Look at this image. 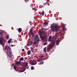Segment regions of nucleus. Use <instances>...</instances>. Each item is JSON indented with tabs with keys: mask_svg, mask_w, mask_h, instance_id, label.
Wrapping results in <instances>:
<instances>
[{
	"mask_svg": "<svg viewBox=\"0 0 77 77\" xmlns=\"http://www.w3.org/2000/svg\"><path fill=\"white\" fill-rule=\"evenodd\" d=\"M14 65V64H12V65H13V66Z\"/></svg>",
	"mask_w": 77,
	"mask_h": 77,
	"instance_id": "a18cd8bd",
	"label": "nucleus"
},
{
	"mask_svg": "<svg viewBox=\"0 0 77 77\" xmlns=\"http://www.w3.org/2000/svg\"><path fill=\"white\" fill-rule=\"evenodd\" d=\"M33 32V29H32V28H31L29 30V33H33L32 32Z\"/></svg>",
	"mask_w": 77,
	"mask_h": 77,
	"instance_id": "6ab92c4d",
	"label": "nucleus"
},
{
	"mask_svg": "<svg viewBox=\"0 0 77 77\" xmlns=\"http://www.w3.org/2000/svg\"><path fill=\"white\" fill-rule=\"evenodd\" d=\"M27 53L28 55H30V54H31V51L30 50H29L27 52Z\"/></svg>",
	"mask_w": 77,
	"mask_h": 77,
	"instance_id": "4468645a",
	"label": "nucleus"
},
{
	"mask_svg": "<svg viewBox=\"0 0 77 77\" xmlns=\"http://www.w3.org/2000/svg\"><path fill=\"white\" fill-rule=\"evenodd\" d=\"M22 51H24V49H22Z\"/></svg>",
	"mask_w": 77,
	"mask_h": 77,
	"instance_id": "58836bf2",
	"label": "nucleus"
},
{
	"mask_svg": "<svg viewBox=\"0 0 77 77\" xmlns=\"http://www.w3.org/2000/svg\"><path fill=\"white\" fill-rule=\"evenodd\" d=\"M39 42H38L37 41H35L33 43V44L35 45L36 44H38Z\"/></svg>",
	"mask_w": 77,
	"mask_h": 77,
	"instance_id": "f3484780",
	"label": "nucleus"
},
{
	"mask_svg": "<svg viewBox=\"0 0 77 77\" xmlns=\"http://www.w3.org/2000/svg\"><path fill=\"white\" fill-rule=\"evenodd\" d=\"M8 49H7L6 48L7 50V58L8 59H9L10 57V48H9V47H8Z\"/></svg>",
	"mask_w": 77,
	"mask_h": 77,
	"instance_id": "20e7f679",
	"label": "nucleus"
},
{
	"mask_svg": "<svg viewBox=\"0 0 77 77\" xmlns=\"http://www.w3.org/2000/svg\"><path fill=\"white\" fill-rule=\"evenodd\" d=\"M41 61V58H39L38 60H37V62H39Z\"/></svg>",
	"mask_w": 77,
	"mask_h": 77,
	"instance_id": "c85d7f7f",
	"label": "nucleus"
},
{
	"mask_svg": "<svg viewBox=\"0 0 77 77\" xmlns=\"http://www.w3.org/2000/svg\"><path fill=\"white\" fill-rule=\"evenodd\" d=\"M15 63L16 65H20L21 64V61H19L18 62V61H17L15 62Z\"/></svg>",
	"mask_w": 77,
	"mask_h": 77,
	"instance_id": "0eeeda50",
	"label": "nucleus"
},
{
	"mask_svg": "<svg viewBox=\"0 0 77 77\" xmlns=\"http://www.w3.org/2000/svg\"><path fill=\"white\" fill-rule=\"evenodd\" d=\"M24 60V58L23 57H21L19 59V60H20V61H22Z\"/></svg>",
	"mask_w": 77,
	"mask_h": 77,
	"instance_id": "412c9836",
	"label": "nucleus"
},
{
	"mask_svg": "<svg viewBox=\"0 0 77 77\" xmlns=\"http://www.w3.org/2000/svg\"><path fill=\"white\" fill-rule=\"evenodd\" d=\"M41 15L43 16L44 15V11H42V12H41Z\"/></svg>",
	"mask_w": 77,
	"mask_h": 77,
	"instance_id": "dca6fc26",
	"label": "nucleus"
},
{
	"mask_svg": "<svg viewBox=\"0 0 77 77\" xmlns=\"http://www.w3.org/2000/svg\"><path fill=\"white\" fill-rule=\"evenodd\" d=\"M14 69L16 71H18V69H17V67L16 66H14Z\"/></svg>",
	"mask_w": 77,
	"mask_h": 77,
	"instance_id": "9b49d317",
	"label": "nucleus"
},
{
	"mask_svg": "<svg viewBox=\"0 0 77 77\" xmlns=\"http://www.w3.org/2000/svg\"><path fill=\"white\" fill-rule=\"evenodd\" d=\"M25 67H23V68H22L21 69V70L20 71V72H23L25 71V68H26L27 69H29V66H25Z\"/></svg>",
	"mask_w": 77,
	"mask_h": 77,
	"instance_id": "423d86ee",
	"label": "nucleus"
},
{
	"mask_svg": "<svg viewBox=\"0 0 77 77\" xmlns=\"http://www.w3.org/2000/svg\"><path fill=\"white\" fill-rule=\"evenodd\" d=\"M30 45V43L29 42H28V43L27 44V46H29Z\"/></svg>",
	"mask_w": 77,
	"mask_h": 77,
	"instance_id": "72a5a7b5",
	"label": "nucleus"
},
{
	"mask_svg": "<svg viewBox=\"0 0 77 77\" xmlns=\"http://www.w3.org/2000/svg\"><path fill=\"white\" fill-rule=\"evenodd\" d=\"M46 47H45L44 49V51L45 53H47V49L46 48Z\"/></svg>",
	"mask_w": 77,
	"mask_h": 77,
	"instance_id": "a211bd4d",
	"label": "nucleus"
},
{
	"mask_svg": "<svg viewBox=\"0 0 77 77\" xmlns=\"http://www.w3.org/2000/svg\"><path fill=\"white\" fill-rule=\"evenodd\" d=\"M49 47L51 48L53 47V45H51V46H49Z\"/></svg>",
	"mask_w": 77,
	"mask_h": 77,
	"instance_id": "2f4dec72",
	"label": "nucleus"
},
{
	"mask_svg": "<svg viewBox=\"0 0 77 77\" xmlns=\"http://www.w3.org/2000/svg\"><path fill=\"white\" fill-rule=\"evenodd\" d=\"M30 48V49H31V51L33 52V48H32V47H31Z\"/></svg>",
	"mask_w": 77,
	"mask_h": 77,
	"instance_id": "7c9ffc66",
	"label": "nucleus"
},
{
	"mask_svg": "<svg viewBox=\"0 0 77 77\" xmlns=\"http://www.w3.org/2000/svg\"><path fill=\"white\" fill-rule=\"evenodd\" d=\"M56 43L57 45H59V42H60V41H58L57 40H56Z\"/></svg>",
	"mask_w": 77,
	"mask_h": 77,
	"instance_id": "1a4fd4ad",
	"label": "nucleus"
},
{
	"mask_svg": "<svg viewBox=\"0 0 77 77\" xmlns=\"http://www.w3.org/2000/svg\"><path fill=\"white\" fill-rule=\"evenodd\" d=\"M6 37H7V39H9V36H8V35H7Z\"/></svg>",
	"mask_w": 77,
	"mask_h": 77,
	"instance_id": "c9c22d12",
	"label": "nucleus"
},
{
	"mask_svg": "<svg viewBox=\"0 0 77 77\" xmlns=\"http://www.w3.org/2000/svg\"><path fill=\"white\" fill-rule=\"evenodd\" d=\"M60 26L57 24H53L51 26V30L52 32L59 31V29Z\"/></svg>",
	"mask_w": 77,
	"mask_h": 77,
	"instance_id": "f03ea898",
	"label": "nucleus"
},
{
	"mask_svg": "<svg viewBox=\"0 0 77 77\" xmlns=\"http://www.w3.org/2000/svg\"><path fill=\"white\" fill-rule=\"evenodd\" d=\"M44 25H47L48 24V23L47 22H45L44 23H43Z\"/></svg>",
	"mask_w": 77,
	"mask_h": 77,
	"instance_id": "5701e85b",
	"label": "nucleus"
},
{
	"mask_svg": "<svg viewBox=\"0 0 77 77\" xmlns=\"http://www.w3.org/2000/svg\"><path fill=\"white\" fill-rule=\"evenodd\" d=\"M43 56H41V58H42V57H43Z\"/></svg>",
	"mask_w": 77,
	"mask_h": 77,
	"instance_id": "c03bdc74",
	"label": "nucleus"
},
{
	"mask_svg": "<svg viewBox=\"0 0 77 77\" xmlns=\"http://www.w3.org/2000/svg\"><path fill=\"white\" fill-rule=\"evenodd\" d=\"M11 47H14V46H15V45H11Z\"/></svg>",
	"mask_w": 77,
	"mask_h": 77,
	"instance_id": "e433bc0d",
	"label": "nucleus"
},
{
	"mask_svg": "<svg viewBox=\"0 0 77 77\" xmlns=\"http://www.w3.org/2000/svg\"><path fill=\"white\" fill-rule=\"evenodd\" d=\"M40 64H43V63H44V62L42 61H41L40 62Z\"/></svg>",
	"mask_w": 77,
	"mask_h": 77,
	"instance_id": "473e14b6",
	"label": "nucleus"
},
{
	"mask_svg": "<svg viewBox=\"0 0 77 77\" xmlns=\"http://www.w3.org/2000/svg\"><path fill=\"white\" fill-rule=\"evenodd\" d=\"M48 44V43H47L45 42V43H44V45H47Z\"/></svg>",
	"mask_w": 77,
	"mask_h": 77,
	"instance_id": "f704fd0d",
	"label": "nucleus"
},
{
	"mask_svg": "<svg viewBox=\"0 0 77 77\" xmlns=\"http://www.w3.org/2000/svg\"><path fill=\"white\" fill-rule=\"evenodd\" d=\"M8 43H9V44H10V39H9V40L8 41Z\"/></svg>",
	"mask_w": 77,
	"mask_h": 77,
	"instance_id": "4c0bfd02",
	"label": "nucleus"
},
{
	"mask_svg": "<svg viewBox=\"0 0 77 77\" xmlns=\"http://www.w3.org/2000/svg\"><path fill=\"white\" fill-rule=\"evenodd\" d=\"M31 34L32 36L33 37L35 35V34H34V33H33V32H32V33H31Z\"/></svg>",
	"mask_w": 77,
	"mask_h": 77,
	"instance_id": "393cba45",
	"label": "nucleus"
},
{
	"mask_svg": "<svg viewBox=\"0 0 77 77\" xmlns=\"http://www.w3.org/2000/svg\"><path fill=\"white\" fill-rule=\"evenodd\" d=\"M34 41H36L39 42V37L38 36V35H36L34 37Z\"/></svg>",
	"mask_w": 77,
	"mask_h": 77,
	"instance_id": "39448f33",
	"label": "nucleus"
},
{
	"mask_svg": "<svg viewBox=\"0 0 77 77\" xmlns=\"http://www.w3.org/2000/svg\"><path fill=\"white\" fill-rule=\"evenodd\" d=\"M36 63H37V62L35 61L34 62L32 63L31 64V65H36Z\"/></svg>",
	"mask_w": 77,
	"mask_h": 77,
	"instance_id": "6e6552de",
	"label": "nucleus"
},
{
	"mask_svg": "<svg viewBox=\"0 0 77 77\" xmlns=\"http://www.w3.org/2000/svg\"><path fill=\"white\" fill-rule=\"evenodd\" d=\"M32 23V22H31V21H29V24H30V23Z\"/></svg>",
	"mask_w": 77,
	"mask_h": 77,
	"instance_id": "37998d69",
	"label": "nucleus"
},
{
	"mask_svg": "<svg viewBox=\"0 0 77 77\" xmlns=\"http://www.w3.org/2000/svg\"><path fill=\"white\" fill-rule=\"evenodd\" d=\"M18 32H22V29L21 28H19L18 29Z\"/></svg>",
	"mask_w": 77,
	"mask_h": 77,
	"instance_id": "2eb2a0df",
	"label": "nucleus"
},
{
	"mask_svg": "<svg viewBox=\"0 0 77 77\" xmlns=\"http://www.w3.org/2000/svg\"><path fill=\"white\" fill-rule=\"evenodd\" d=\"M0 36H2L0 37V44L2 45V46L4 47L5 45V43H4L3 41H4L5 40H4V38L3 37H2L3 36V34L2 32H0Z\"/></svg>",
	"mask_w": 77,
	"mask_h": 77,
	"instance_id": "7ed1b4c3",
	"label": "nucleus"
},
{
	"mask_svg": "<svg viewBox=\"0 0 77 77\" xmlns=\"http://www.w3.org/2000/svg\"><path fill=\"white\" fill-rule=\"evenodd\" d=\"M24 65L25 66H27L28 65V63H27V62H24Z\"/></svg>",
	"mask_w": 77,
	"mask_h": 77,
	"instance_id": "9d476101",
	"label": "nucleus"
},
{
	"mask_svg": "<svg viewBox=\"0 0 77 77\" xmlns=\"http://www.w3.org/2000/svg\"><path fill=\"white\" fill-rule=\"evenodd\" d=\"M11 56H12V55L11 54V52L10 53V57H11Z\"/></svg>",
	"mask_w": 77,
	"mask_h": 77,
	"instance_id": "a19ab883",
	"label": "nucleus"
},
{
	"mask_svg": "<svg viewBox=\"0 0 77 77\" xmlns=\"http://www.w3.org/2000/svg\"><path fill=\"white\" fill-rule=\"evenodd\" d=\"M25 1L26 2H28V1H29V0H25Z\"/></svg>",
	"mask_w": 77,
	"mask_h": 77,
	"instance_id": "ea45409f",
	"label": "nucleus"
},
{
	"mask_svg": "<svg viewBox=\"0 0 77 77\" xmlns=\"http://www.w3.org/2000/svg\"><path fill=\"white\" fill-rule=\"evenodd\" d=\"M12 39L11 38L10 39V43H13V41H12Z\"/></svg>",
	"mask_w": 77,
	"mask_h": 77,
	"instance_id": "bb28decb",
	"label": "nucleus"
},
{
	"mask_svg": "<svg viewBox=\"0 0 77 77\" xmlns=\"http://www.w3.org/2000/svg\"><path fill=\"white\" fill-rule=\"evenodd\" d=\"M42 30H44V31H45V30H46V29L42 28Z\"/></svg>",
	"mask_w": 77,
	"mask_h": 77,
	"instance_id": "c756f323",
	"label": "nucleus"
},
{
	"mask_svg": "<svg viewBox=\"0 0 77 77\" xmlns=\"http://www.w3.org/2000/svg\"><path fill=\"white\" fill-rule=\"evenodd\" d=\"M35 69V68H34V67H33V66H32L31 67V70H33V69Z\"/></svg>",
	"mask_w": 77,
	"mask_h": 77,
	"instance_id": "4be33fe9",
	"label": "nucleus"
},
{
	"mask_svg": "<svg viewBox=\"0 0 77 77\" xmlns=\"http://www.w3.org/2000/svg\"><path fill=\"white\" fill-rule=\"evenodd\" d=\"M38 45H37L35 46V47H38Z\"/></svg>",
	"mask_w": 77,
	"mask_h": 77,
	"instance_id": "79ce46f5",
	"label": "nucleus"
},
{
	"mask_svg": "<svg viewBox=\"0 0 77 77\" xmlns=\"http://www.w3.org/2000/svg\"><path fill=\"white\" fill-rule=\"evenodd\" d=\"M63 30H65V25L64 24H63Z\"/></svg>",
	"mask_w": 77,
	"mask_h": 77,
	"instance_id": "aec40b11",
	"label": "nucleus"
},
{
	"mask_svg": "<svg viewBox=\"0 0 77 77\" xmlns=\"http://www.w3.org/2000/svg\"><path fill=\"white\" fill-rule=\"evenodd\" d=\"M55 43H56V42H55V41H53L52 42V44H55Z\"/></svg>",
	"mask_w": 77,
	"mask_h": 77,
	"instance_id": "cd10ccee",
	"label": "nucleus"
},
{
	"mask_svg": "<svg viewBox=\"0 0 77 77\" xmlns=\"http://www.w3.org/2000/svg\"><path fill=\"white\" fill-rule=\"evenodd\" d=\"M35 50H37V49H35Z\"/></svg>",
	"mask_w": 77,
	"mask_h": 77,
	"instance_id": "49530a36",
	"label": "nucleus"
},
{
	"mask_svg": "<svg viewBox=\"0 0 77 77\" xmlns=\"http://www.w3.org/2000/svg\"><path fill=\"white\" fill-rule=\"evenodd\" d=\"M29 45H32V44H33V42L32 41H31L29 42Z\"/></svg>",
	"mask_w": 77,
	"mask_h": 77,
	"instance_id": "b1692460",
	"label": "nucleus"
},
{
	"mask_svg": "<svg viewBox=\"0 0 77 77\" xmlns=\"http://www.w3.org/2000/svg\"><path fill=\"white\" fill-rule=\"evenodd\" d=\"M38 34L39 35L40 38L41 40H46L47 36L45 31H42L38 32Z\"/></svg>",
	"mask_w": 77,
	"mask_h": 77,
	"instance_id": "f257e3e1",
	"label": "nucleus"
},
{
	"mask_svg": "<svg viewBox=\"0 0 77 77\" xmlns=\"http://www.w3.org/2000/svg\"><path fill=\"white\" fill-rule=\"evenodd\" d=\"M44 5H45V6H46V5H47V2H45L44 3H43Z\"/></svg>",
	"mask_w": 77,
	"mask_h": 77,
	"instance_id": "a878e982",
	"label": "nucleus"
},
{
	"mask_svg": "<svg viewBox=\"0 0 77 77\" xmlns=\"http://www.w3.org/2000/svg\"><path fill=\"white\" fill-rule=\"evenodd\" d=\"M52 37V36L51 35H50L49 37V39L48 41L49 42H50L51 41V38Z\"/></svg>",
	"mask_w": 77,
	"mask_h": 77,
	"instance_id": "ddd939ff",
	"label": "nucleus"
},
{
	"mask_svg": "<svg viewBox=\"0 0 77 77\" xmlns=\"http://www.w3.org/2000/svg\"><path fill=\"white\" fill-rule=\"evenodd\" d=\"M51 48L49 46L47 48V52H49V51L51 49Z\"/></svg>",
	"mask_w": 77,
	"mask_h": 77,
	"instance_id": "f8f14e48",
	"label": "nucleus"
}]
</instances>
